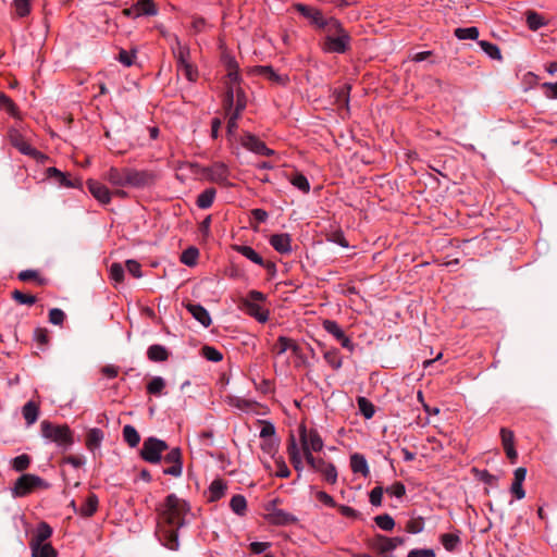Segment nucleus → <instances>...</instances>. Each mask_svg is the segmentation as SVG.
Returning a JSON list of instances; mask_svg holds the SVG:
<instances>
[{"mask_svg": "<svg viewBox=\"0 0 557 557\" xmlns=\"http://www.w3.org/2000/svg\"><path fill=\"white\" fill-rule=\"evenodd\" d=\"M270 245L282 255L292 252V238L287 233L273 234L269 239Z\"/></svg>", "mask_w": 557, "mask_h": 557, "instance_id": "aec40b11", "label": "nucleus"}, {"mask_svg": "<svg viewBox=\"0 0 557 557\" xmlns=\"http://www.w3.org/2000/svg\"><path fill=\"white\" fill-rule=\"evenodd\" d=\"M226 113L228 115V121H227V134L230 136L234 135L237 131V121L238 119L240 117V114L237 113V112H234V111H230V110H226Z\"/></svg>", "mask_w": 557, "mask_h": 557, "instance_id": "bf43d9fd", "label": "nucleus"}, {"mask_svg": "<svg viewBox=\"0 0 557 557\" xmlns=\"http://www.w3.org/2000/svg\"><path fill=\"white\" fill-rule=\"evenodd\" d=\"M274 461L276 466L275 475L278 478H288L290 475V470L287 467L285 460L282 457H278L275 458Z\"/></svg>", "mask_w": 557, "mask_h": 557, "instance_id": "680f3d73", "label": "nucleus"}, {"mask_svg": "<svg viewBox=\"0 0 557 557\" xmlns=\"http://www.w3.org/2000/svg\"><path fill=\"white\" fill-rule=\"evenodd\" d=\"M221 61L226 70V90H228V87H240L242 77L239 74L238 63L236 62L235 58L227 52H223Z\"/></svg>", "mask_w": 557, "mask_h": 557, "instance_id": "9d476101", "label": "nucleus"}, {"mask_svg": "<svg viewBox=\"0 0 557 557\" xmlns=\"http://www.w3.org/2000/svg\"><path fill=\"white\" fill-rule=\"evenodd\" d=\"M296 517L284 510H276L273 512V521L277 524H289L296 522Z\"/></svg>", "mask_w": 557, "mask_h": 557, "instance_id": "864d4df0", "label": "nucleus"}, {"mask_svg": "<svg viewBox=\"0 0 557 557\" xmlns=\"http://www.w3.org/2000/svg\"><path fill=\"white\" fill-rule=\"evenodd\" d=\"M350 468L354 473H359L363 478L370 474L368 461L361 454L355 453L350 456Z\"/></svg>", "mask_w": 557, "mask_h": 557, "instance_id": "4be33fe9", "label": "nucleus"}, {"mask_svg": "<svg viewBox=\"0 0 557 557\" xmlns=\"http://www.w3.org/2000/svg\"><path fill=\"white\" fill-rule=\"evenodd\" d=\"M50 484L36 474H23L16 481L12 488L15 497H24L37 490H47Z\"/></svg>", "mask_w": 557, "mask_h": 557, "instance_id": "20e7f679", "label": "nucleus"}, {"mask_svg": "<svg viewBox=\"0 0 557 557\" xmlns=\"http://www.w3.org/2000/svg\"><path fill=\"white\" fill-rule=\"evenodd\" d=\"M47 173H48L49 177L55 178L57 182L62 186H65V187L74 186L73 183L66 177V175L64 173H62L60 170H58L57 168H49L47 170Z\"/></svg>", "mask_w": 557, "mask_h": 557, "instance_id": "c03bdc74", "label": "nucleus"}, {"mask_svg": "<svg viewBox=\"0 0 557 557\" xmlns=\"http://www.w3.org/2000/svg\"><path fill=\"white\" fill-rule=\"evenodd\" d=\"M301 454L308 456V454L320 453L324 447V442L315 429H307L305 423L298 426V440H297Z\"/></svg>", "mask_w": 557, "mask_h": 557, "instance_id": "7ed1b4c3", "label": "nucleus"}, {"mask_svg": "<svg viewBox=\"0 0 557 557\" xmlns=\"http://www.w3.org/2000/svg\"><path fill=\"white\" fill-rule=\"evenodd\" d=\"M33 557H57V550L50 543L29 544Z\"/></svg>", "mask_w": 557, "mask_h": 557, "instance_id": "cd10ccee", "label": "nucleus"}, {"mask_svg": "<svg viewBox=\"0 0 557 557\" xmlns=\"http://www.w3.org/2000/svg\"><path fill=\"white\" fill-rule=\"evenodd\" d=\"M350 36L348 33L341 35L326 34L323 41V50L332 53H344L349 48Z\"/></svg>", "mask_w": 557, "mask_h": 557, "instance_id": "f8f14e48", "label": "nucleus"}, {"mask_svg": "<svg viewBox=\"0 0 557 557\" xmlns=\"http://www.w3.org/2000/svg\"><path fill=\"white\" fill-rule=\"evenodd\" d=\"M247 99L242 87H228L225 92L224 106L225 110L234 111L239 114L245 110Z\"/></svg>", "mask_w": 557, "mask_h": 557, "instance_id": "9b49d317", "label": "nucleus"}, {"mask_svg": "<svg viewBox=\"0 0 557 557\" xmlns=\"http://www.w3.org/2000/svg\"><path fill=\"white\" fill-rule=\"evenodd\" d=\"M189 510L188 503L175 494H169L165 497L159 508L156 530V535L164 547L171 550L178 549V530L187 524L186 517Z\"/></svg>", "mask_w": 557, "mask_h": 557, "instance_id": "f257e3e1", "label": "nucleus"}, {"mask_svg": "<svg viewBox=\"0 0 557 557\" xmlns=\"http://www.w3.org/2000/svg\"><path fill=\"white\" fill-rule=\"evenodd\" d=\"M13 298L21 305L32 306L36 302V297L33 295H26L20 290H14L12 294Z\"/></svg>", "mask_w": 557, "mask_h": 557, "instance_id": "69168bd1", "label": "nucleus"}, {"mask_svg": "<svg viewBox=\"0 0 557 557\" xmlns=\"http://www.w3.org/2000/svg\"><path fill=\"white\" fill-rule=\"evenodd\" d=\"M65 319V313L58 308H53L49 311V322L54 325H61Z\"/></svg>", "mask_w": 557, "mask_h": 557, "instance_id": "338daca9", "label": "nucleus"}, {"mask_svg": "<svg viewBox=\"0 0 557 557\" xmlns=\"http://www.w3.org/2000/svg\"><path fill=\"white\" fill-rule=\"evenodd\" d=\"M319 473L322 474L323 479L330 483L335 484L337 482V470L333 463H327Z\"/></svg>", "mask_w": 557, "mask_h": 557, "instance_id": "603ef678", "label": "nucleus"}, {"mask_svg": "<svg viewBox=\"0 0 557 557\" xmlns=\"http://www.w3.org/2000/svg\"><path fill=\"white\" fill-rule=\"evenodd\" d=\"M87 187L90 194L102 205H108L112 195H114L104 184L95 180H88Z\"/></svg>", "mask_w": 557, "mask_h": 557, "instance_id": "a211bd4d", "label": "nucleus"}, {"mask_svg": "<svg viewBox=\"0 0 557 557\" xmlns=\"http://www.w3.org/2000/svg\"><path fill=\"white\" fill-rule=\"evenodd\" d=\"M164 462L170 467L163 469V473L178 478L183 472L182 451L178 447L172 448L164 457Z\"/></svg>", "mask_w": 557, "mask_h": 557, "instance_id": "f3484780", "label": "nucleus"}, {"mask_svg": "<svg viewBox=\"0 0 557 557\" xmlns=\"http://www.w3.org/2000/svg\"><path fill=\"white\" fill-rule=\"evenodd\" d=\"M32 0H13V8L18 17H25L30 12Z\"/></svg>", "mask_w": 557, "mask_h": 557, "instance_id": "8fccbe9b", "label": "nucleus"}, {"mask_svg": "<svg viewBox=\"0 0 557 557\" xmlns=\"http://www.w3.org/2000/svg\"><path fill=\"white\" fill-rule=\"evenodd\" d=\"M52 535V528L46 523L40 522L29 542V544H42Z\"/></svg>", "mask_w": 557, "mask_h": 557, "instance_id": "393cba45", "label": "nucleus"}, {"mask_svg": "<svg viewBox=\"0 0 557 557\" xmlns=\"http://www.w3.org/2000/svg\"><path fill=\"white\" fill-rule=\"evenodd\" d=\"M104 434L102 430L98 428H92L88 431L86 435V447L89 451L95 453L100 448L101 443L103 441Z\"/></svg>", "mask_w": 557, "mask_h": 557, "instance_id": "5701e85b", "label": "nucleus"}, {"mask_svg": "<svg viewBox=\"0 0 557 557\" xmlns=\"http://www.w3.org/2000/svg\"><path fill=\"white\" fill-rule=\"evenodd\" d=\"M264 300L265 295L263 293L250 290L247 297L242 300L243 309L258 322L265 323L269 320V311L260 306V302Z\"/></svg>", "mask_w": 557, "mask_h": 557, "instance_id": "39448f33", "label": "nucleus"}, {"mask_svg": "<svg viewBox=\"0 0 557 557\" xmlns=\"http://www.w3.org/2000/svg\"><path fill=\"white\" fill-rule=\"evenodd\" d=\"M165 387V381L161 376H154L147 385V392L154 396H160L163 394V389Z\"/></svg>", "mask_w": 557, "mask_h": 557, "instance_id": "58836bf2", "label": "nucleus"}, {"mask_svg": "<svg viewBox=\"0 0 557 557\" xmlns=\"http://www.w3.org/2000/svg\"><path fill=\"white\" fill-rule=\"evenodd\" d=\"M110 277L116 283H121L124 280V268L121 263H113L110 267Z\"/></svg>", "mask_w": 557, "mask_h": 557, "instance_id": "0e129e2a", "label": "nucleus"}, {"mask_svg": "<svg viewBox=\"0 0 557 557\" xmlns=\"http://www.w3.org/2000/svg\"><path fill=\"white\" fill-rule=\"evenodd\" d=\"M202 174L205 177L215 184L222 186L231 185L228 178L231 175V171L228 166L224 162H214L210 166H207L202 170Z\"/></svg>", "mask_w": 557, "mask_h": 557, "instance_id": "6e6552de", "label": "nucleus"}, {"mask_svg": "<svg viewBox=\"0 0 557 557\" xmlns=\"http://www.w3.org/2000/svg\"><path fill=\"white\" fill-rule=\"evenodd\" d=\"M525 17L528 27L531 30H539L541 27L546 25L545 18L535 11H527Z\"/></svg>", "mask_w": 557, "mask_h": 557, "instance_id": "473e14b6", "label": "nucleus"}, {"mask_svg": "<svg viewBox=\"0 0 557 557\" xmlns=\"http://www.w3.org/2000/svg\"><path fill=\"white\" fill-rule=\"evenodd\" d=\"M350 86L345 85L334 91L335 101L338 106L348 107Z\"/></svg>", "mask_w": 557, "mask_h": 557, "instance_id": "09e8293b", "label": "nucleus"}, {"mask_svg": "<svg viewBox=\"0 0 557 557\" xmlns=\"http://www.w3.org/2000/svg\"><path fill=\"white\" fill-rule=\"evenodd\" d=\"M240 144L244 148L256 154L268 157L274 154V150L268 148L262 140L250 133L243 135Z\"/></svg>", "mask_w": 557, "mask_h": 557, "instance_id": "dca6fc26", "label": "nucleus"}, {"mask_svg": "<svg viewBox=\"0 0 557 557\" xmlns=\"http://www.w3.org/2000/svg\"><path fill=\"white\" fill-rule=\"evenodd\" d=\"M460 542L457 533H444L441 535V543L447 552H454Z\"/></svg>", "mask_w": 557, "mask_h": 557, "instance_id": "72a5a7b5", "label": "nucleus"}, {"mask_svg": "<svg viewBox=\"0 0 557 557\" xmlns=\"http://www.w3.org/2000/svg\"><path fill=\"white\" fill-rule=\"evenodd\" d=\"M199 256V251L195 247H189L183 251L181 261L186 265H195Z\"/></svg>", "mask_w": 557, "mask_h": 557, "instance_id": "a18cd8bd", "label": "nucleus"}, {"mask_svg": "<svg viewBox=\"0 0 557 557\" xmlns=\"http://www.w3.org/2000/svg\"><path fill=\"white\" fill-rule=\"evenodd\" d=\"M128 169L111 166L102 174V178L115 188L113 194L116 197L125 198L127 196L123 188L128 187Z\"/></svg>", "mask_w": 557, "mask_h": 557, "instance_id": "423d86ee", "label": "nucleus"}, {"mask_svg": "<svg viewBox=\"0 0 557 557\" xmlns=\"http://www.w3.org/2000/svg\"><path fill=\"white\" fill-rule=\"evenodd\" d=\"M455 36L460 40H475L479 37V29L474 26L466 27V28H456Z\"/></svg>", "mask_w": 557, "mask_h": 557, "instance_id": "79ce46f5", "label": "nucleus"}, {"mask_svg": "<svg viewBox=\"0 0 557 557\" xmlns=\"http://www.w3.org/2000/svg\"><path fill=\"white\" fill-rule=\"evenodd\" d=\"M168 449V444L157 437H148L144 441L140 456L150 463H159L162 458L163 451Z\"/></svg>", "mask_w": 557, "mask_h": 557, "instance_id": "0eeeda50", "label": "nucleus"}, {"mask_svg": "<svg viewBox=\"0 0 557 557\" xmlns=\"http://www.w3.org/2000/svg\"><path fill=\"white\" fill-rule=\"evenodd\" d=\"M216 190L214 188H207L197 197V206L200 209H208L212 206L215 199Z\"/></svg>", "mask_w": 557, "mask_h": 557, "instance_id": "2f4dec72", "label": "nucleus"}, {"mask_svg": "<svg viewBox=\"0 0 557 557\" xmlns=\"http://www.w3.org/2000/svg\"><path fill=\"white\" fill-rule=\"evenodd\" d=\"M202 356L209 360V361H213V362H219L222 360L223 358V355L221 351H219L216 348L212 347V346H203L202 347Z\"/></svg>", "mask_w": 557, "mask_h": 557, "instance_id": "4d7b16f0", "label": "nucleus"}, {"mask_svg": "<svg viewBox=\"0 0 557 557\" xmlns=\"http://www.w3.org/2000/svg\"><path fill=\"white\" fill-rule=\"evenodd\" d=\"M424 522L421 518L411 519L406 524V531L411 534H418L423 531Z\"/></svg>", "mask_w": 557, "mask_h": 557, "instance_id": "e2e57ef3", "label": "nucleus"}, {"mask_svg": "<svg viewBox=\"0 0 557 557\" xmlns=\"http://www.w3.org/2000/svg\"><path fill=\"white\" fill-rule=\"evenodd\" d=\"M320 29H324L326 34H332L335 36L341 35L342 33H347L344 29L342 23L334 17L325 18V24Z\"/></svg>", "mask_w": 557, "mask_h": 557, "instance_id": "c9c22d12", "label": "nucleus"}, {"mask_svg": "<svg viewBox=\"0 0 557 557\" xmlns=\"http://www.w3.org/2000/svg\"><path fill=\"white\" fill-rule=\"evenodd\" d=\"M541 88L544 90V95L548 99H557V82L556 83H543Z\"/></svg>", "mask_w": 557, "mask_h": 557, "instance_id": "774afa93", "label": "nucleus"}, {"mask_svg": "<svg viewBox=\"0 0 557 557\" xmlns=\"http://www.w3.org/2000/svg\"><path fill=\"white\" fill-rule=\"evenodd\" d=\"M358 408L366 419H371L375 413L373 404L364 397L358 398Z\"/></svg>", "mask_w": 557, "mask_h": 557, "instance_id": "37998d69", "label": "nucleus"}, {"mask_svg": "<svg viewBox=\"0 0 557 557\" xmlns=\"http://www.w3.org/2000/svg\"><path fill=\"white\" fill-rule=\"evenodd\" d=\"M322 326L324 331H326L329 334H331L343 348L354 351L355 345L351 342V339L345 334L343 329L339 326V324L334 320H324L322 322Z\"/></svg>", "mask_w": 557, "mask_h": 557, "instance_id": "ddd939ff", "label": "nucleus"}, {"mask_svg": "<svg viewBox=\"0 0 557 557\" xmlns=\"http://www.w3.org/2000/svg\"><path fill=\"white\" fill-rule=\"evenodd\" d=\"M323 357L332 368L337 370L342 367V358L339 357L337 349L325 351Z\"/></svg>", "mask_w": 557, "mask_h": 557, "instance_id": "5fc2aeb1", "label": "nucleus"}, {"mask_svg": "<svg viewBox=\"0 0 557 557\" xmlns=\"http://www.w3.org/2000/svg\"><path fill=\"white\" fill-rule=\"evenodd\" d=\"M290 184L296 187L297 189L301 190L305 194H308L310 191V184L308 178L301 174V173H295L289 178Z\"/></svg>", "mask_w": 557, "mask_h": 557, "instance_id": "4c0bfd02", "label": "nucleus"}, {"mask_svg": "<svg viewBox=\"0 0 557 557\" xmlns=\"http://www.w3.org/2000/svg\"><path fill=\"white\" fill-rule=\"evenodd\" d=\"M305 460L308 466L315 472H320L329 463L323 458L314 457L313 454H308V456H305Z\"/></svg>", "mask_w": 557, "mask_h": 557, "instance_id": "3c124183", "label": "nucleus"}, {"mask_svg": "<svg viewBox=\"0 0 557 557\" xmlns=\"http://www.w3.org/2000/svg\"><path fill=\"white\" fill-rule=\"evenodd\" d=\"M124 441L131 446L136 447L140 442V435L133 425H125L123 428Z\"/></svg>", "mask_w": 557, "mask_h": 557, "instance_id": "f704fd0d", "label": "nucleus"}, {"mask_svg": "<svg viewBox=\"0 0 557 557\" xmlns=\"http://www.w3.org/2000/svg\"><path fill=\"white\" fill-rule=\"evenodd\" d=\"M23 418L29 426L34 424L39 416V406L34 401H27L22 408Z\"/></svg>", "mask_w": 557, "mask_h": 557, "instance_id": "bb28decb", "label": "nucleus"}, {"mask_svg": "<svg viewBox=\"0 0 557 557\" xmlns=\"http://www.w3.org/2000/svg\"><path fill=\"white\" fill-rule=\"evenodd\" d=\"M98 508V497L95 494L88 495L78 509V513L83 517H91Z\"/></svg>", "mask_w": 557, "mask_h": 557, "instance_id": "c756f323", "label": "nucleus"}, {"mask_svg": "<svg viewBox=\"0 0 557 557\" xmlns=\"http://www.w3.org/2000/svg\"><path fill=\"white\" fill-rule=\"evenodd\" d=\"M178 71L189 81L196 82L198 78V71L191 63H186L177 66Z\"/></svg>", "mask_w": 557, "mask_h": 557, "instance_id": "6e6d98bb", "label": "nucleus"}, {"mask_svg": "<svg viewBox=\"0 0 557 557\" xmlns=\"http://www.w3.org/2000/svg\"><path fill=\"white\" fill-rule=\"evenodd\" d=\"M147 357L151 361L161 362L169 358V351L164 346L154 344L148 348Z\"/></svg>", "mask_w": 557, "mask_h": 557, "instance_id": "c85d7f7f", "label": "nucleus"}, {"mask_svg": "<svg viewBox=\"0 0 557 557\" xmlns=\"http://www.w3.org/2000/svg\"><path fill=\"white\" fill-rule=\"evenodd\" d=\"M188 312L196 319L203 327H208L211 324V317L208 310L199 304H188Z\"/></svg>", "mask_w": 557, "mask_h": 557, "instance_id": "412c9836", "label": "nucleus"}, {"mask_svg": "<svg viewBox=\"0 0 557 557\" xmlns=\"http://www.w3.org/2000/svg\"><path fill=\"white\" fill-rule=\"evenodd\" d=\"M391 543L392 542H389V537L377 534L371 540L370 547L379 554H386L393 552V546Z\"/></svg>", "mask_w": 557, "mask_h": 557, "instance_id": "b1692460", "label": "nucleus"}, {"mask_svg": "<svg viewBox=\"0 0 557 557\" xmlns=\"http://www.w3.org/2000/svg\"><path fill=\"white\" fill-rule=\"evenodd\" d=\"M139 15L153 16L158 13V10L152 0H138L136 3Z\"/></svg>", "mask_w": 557, "mask_h": 557, "instance_id": "a19ab883", "label": "nucleus"}, {"mask_svg": "<svg viewBox=\"0 0 557 557\" xmlns=\"http://www.w3.org/2000/svg\"><path fill=\"white\" fill-rule=\"evenodd\" d=\"M293 8L305 18H307L310 24L313 26L321 28L325 24V17L321 10L310 7L304 3H295Z\"/></svg>", "mask_w": 557, "mask_h": 557, "instance_id": "2eb2a0df", "label": "nucleus"}, {"mask_svg": "<svg viewBox=\"0 0 557 557\" xmlns=\"http://www.w3.org/2000/svg\"><path fill=\"white\" fill-rule=\"evenodd\" d=\"M374 521L376 525L384 531H392L395 527L394 519L387 513L376 516Z\"/></svg>", "mask_w": 557, "mask_h": 557, "instance_id": "de8ad7c7", "label": "nucleus"}, {"mask_svg": "<svg viewBox=\"0 0 557 557\" xmlns=\"http://www.w3.org/2000/svg\"><path fill=\"white\" fill-rule=\"evenodd\" d=\"M128 187L132 188H146L154 184L157 175L149 170H137L134 168L128 169Z\"/></svg>", "mask_w": 557, "mask_h": 557, "instance_id": "1a4fd4ad", "label": "nucleus"}, {"mask_svg": "<svg viewBox=\"0 0 557 557\" xmlns=\"http://www.w3.org/2000/svg\"><path fill=\"white\" fill-rule=\"evenodd\" d=\"M29 465H30V458L26 454H22L17 457L13 458L11 461L12 468L17 472H22V471L26 470L29 467Z\"/></svg>", "mask_w": 557, "mask_h": 557, "instance_id": "49530a36", "label": "nucleus"}, {"mask_svg": "<svg viewBox=\"0 0 557 557\" xmlns=\"http://www.w3.org/2000/svg\"><path fill=\"white\" fill-rule=\"evenodd\" d=\"M177 50L175 51V58L177 62V66H181L189 62V49L186 46H182L180 42L177 45Z\"/></svg>", "mask_w": 557, "mask_h": 557, "instance_id": "13d9d810", "label": "nucleus"}, {"mask_svg": "<svg viewBox=\"0 0 557 557\" xmlns=\"http://www.w3.org/2000/svg\"><path fill=\"white\" fill-rule=\"evenodd\" d=\"M286 450H287V455H288L290 463L293 465L294 469L297 471L298 478H300L301 472L304 471V468H305V465H304L305 457H304V454H301L297 438L293 433L289 434Z\"/></svg>", "mask_w": 557, "mask_h": 557, "instance_id": "4468645a", "label": "nucleus"}, {"mask_svg": "<svg viewBox=\"0 0 557 557\" xmlns=\"http://www.w3.org/2000/svg\"><path fill=\"white\" fill-rule=\"evenodd\" d=\"M289 347H290L289 338L286 336H280L277 338V342L273 346V351L277 356H281V355L285 354L287 350H289Z\"/></svg>", "mask_w": 557, "mask_h": 557, "instance_id": "052dcab7", "label": "nucleus"}, {"mask_svg": "<svg viewBox=\"0 0 557 557\" xmlns=\"http://www.w3.org/2000/svg\"><path fill=\"white\" fill-rule=\"evenodd\" d=\"M234 249L251 262L258 265L264 264L263 258L252 247L246 245H236L234 246Z\"/></svg>", "mask_w": 557, "mask_h": 557, "instance_id": "a878e982", "label": "nucleus"}, {"mask_svg": "<svg viewBox=\"0 0 557 557\" xmlns=\"http://www.w3.org/2000/svg\"><path fill=\"white\" fill-rule=\"evenodd\" d=\"M41 436L50 442L55 443L59 447L67 449L73 444V434L67 425L53 424L44 420L40 423Z\"/></svg>", "mask_w": 557, "mask_h": 557, "instance_id": "f03ea898", "label": "nucleus"}, {"mask_svg": "<svg viewBox=\"0 0 557 557\" xmlns=\"http://www.w3.org/2000/svg\"><path fill=\"white\" fill-rule=\"evenodd\" d=\"M11 144L23 154L36 157L39 152L33 148L22 136V134L15 129L10 132Z\"/></svg>", "mask_w": 557, "mask_h": 557, "instance_id": "6ab92c4d", "label": "nucleus"}, {"mask_svg": "<svg viewBox=\"0 0 557 557\" xmlns=\"http://www.w3.org/2000/svg\"><path fill=\"white\" fill-rule=\"evenodd\" d=\"M478 45L481 47V49L493 60H500L502 53L499 48L490 41L486 40H480Z\"/></svg>", "mask_w": 557, "mask_h": 557, "instance_id": "ea45409f", "label": "nucleus"}, {"mask_svg": "<svg viewBox=\"0 0 557 557\" xmlns=\"http://www.w3.org/2000/svg\"><path fill=\"white\" fill-rule=\"evenodd\" d=\"M226 491V484L223 480H213L209 486V500L216 502L222 498Z\"/></svg>", "mask_w": 557, "mask_h": 557, "instance_id": "7c9ffc66", "label": "nucleus"}, {"mask_svg": "<svg viewBox=\"0 0 557 557\" xmlns=\"http://www.w3.org/2000/svg\"><path fill=\"white\" fill-rule=\"evenodd\" d=\"M231 509L238 516H244L247 509V500L243 495H234L230 502Z\"/></svg>", "mask_w": 557, "mask_h": 557, "instance_id": "e433bc0d", "label": "nucleus"}]
</instances>
